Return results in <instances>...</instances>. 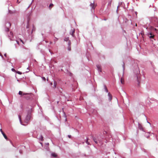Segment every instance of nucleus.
Wrapping results in <instances>:
<instances>
[{"label":"nucleus","mask_w":158,"mask_h":158,"mask_svg":"<svg viewBox=\"0 0 158 158\" xmlns=\"http://www.w3.org/2000/svg\"><path fill=\"white\" fill-rule=\"evenodd\" d=\"M86 143L88 144H89V143L88 141V139L86 141Z\"/></svg>","instance_id":"obj_24"},{"label":"nucleus","mask_w":158,"mask_h":158,"mask_svg":"<svg viewBox=\"0 0 158 158\" xmlns=\"http://www.w3.org/2000/svg\"><path fill=\"white\" fill-rule=\"evenodd\" d=\"M67 118H66V117L65 116V121H67Z\"/></svg>","instance_id":"obj_34"},{"label":"nucleus","mask_w":158,"mask_h":158,"mask_svg":"<svg viewBox=\"0 0 158 158\" xmlns=\"http://www.w3.org/2000/svg\"><path fill=\"white\" fill-rule=\"evenodd\" d=\"M123 69L124 70V69H125V64H123Z\"/></svg>","instance_id":"obj_26"},{"label":"nucleus","mask_w":158,"mask_h":158,"mask_svg":"<svg viewBox=\"0 0 158 158\" xmlns=\"http://www.w3.org/2000/svg\"><path fill=\"white\" fill-rule=\"evenodd\" d=\"M20 41L21 42H22V43L23 44H24L23 41L21 40V39H20Z\"/></svg>","instance_id":"obj_27"},{"label":"nucleus","mask_w":158,"mask_h":158,"mask_svg":"<svg viewBox=\"0 0 158 158\" xmlns=\"http://www.w3.org/2000/svg\"><path fill=\"white\" fill-rule=\"evenodd\" d=\"M108 95L109 97V100L110 101H111L112 99V96L110 94V93H108Z\"/></svg>","instance_id":"obj_5"},{"label":"nucleus","mask_w":158,"mask_h":158,"mask_svg":"<svg viewBox=\"0 0 158 158\" xmlns=\"http://www.w3.org/2000/svg\"><path fill=\"white\" fill-rule=\"evenodd\" d=\"M56 81H54V87L53 88H55L56 87Z\"/></svg>","instance_id":"obj_13"},{"label":"nucleus","mask_w":158,"mask_h":158,"mask_svg":"<svg viewBox=\"0 0 158 158\" xmlns=\"http://www.w3.org/2000/svg\"><path fill=\"white\" fill-rule=\"evenodd\" d=\"M71 32H70V34H71V35H72L73 36V34L75 32V29H72V30H71Z\"/></svg>","instance_id":"obj_8"},{"label":"nucleus","mask_w":158,"mask_h":158,"mask_svg":"<svg viewBox=\"0 0 158 158\" xmlns=\"http://www.w3.org/2000/svg\"><path fill=\"white\" fill-rule=\"evenodd\" d=\"M42 78L44 81H45L46 80V78L44 77H42Z\"/></svg>","instance_id":"obj_23"},{"label":"nucleus","mask_w":158,"mask_h":158,"mask_svg":"<svg viewBox=\"0 0 158 158\" xmlns=\"http://www.w3.org/2000/svg\"><path fill=\"white\" fill-rule=\"evenodd\" d=\"M155 30H156V29L155 28Z\"/></svg>","instance_id":"obj_39"},{"label":"nucleus","mask_w":158,"mask_h":158,"mask_svg":"<svg viewBox=\"0 0 158 158\" xmlns=\"http://www.w3.org/2000/svg\"><path fill=\"white\" fill-rule=\"evenodd\" d=\"M97 67L98 70L100 72H101L102 71L101 66V65H97Z\"/></svg>","instance_id":"obj_2"},{"label":"nucleus","mask_w":158,"mask_h":158,"mask_svg":"<svg viewBox=\"0 0 158 158\" xmlns=\"http://www.w3.org/2000/svg\"><path fill=\"white\" fill-rule=\"evenodd\" d=\"M104 88H105V91H106V92H108V89H107V88L106 87V86H105H105H104Z\"/></svg>","instance_id":"obj_15"},{"label":"nucleus","mask_w":158,"mask_h":158,"mask_svg":"<svg viewBox=\"0 0 158 158\" xmlns=\"http://www.w3.org/2000/svg\"><path fill=\"white\" fill-rule=\"evenodd\" d=\"M155 24L156 26L158 27V20H157L156 23H155Z\"/></svg>","instance_id":"obj_16"},{"label":"nucleus","mask_w":158,"mask_h":158,"mask_svg":"<svg viewBox=\"0 0 158 158\" xmlns=\"http://www.w3.org/2000/svg\"><path fill=\"white\" fill-rule=\"evenodd\" d=\"M52 83H51V85H52Z\"/></svg>","instance_id":"obj_36"},{"label":"nucleus","mask_w":158,"mask_h":158,"mask_svg":"<svg viewBox=\"0 0 158 158\" xmlns=\"http://www.w3.org/2000/svg\"><path fill=\"white\" fill-rule=\"evenodd\" d=\"M68 49L69 51H70L71 50V48L70 47H69L68 48Z\"/></svg>","instance_id":"obj_31"},{"label":"nucleus","mask_w":158,"mask_h":158,"mask_svg":"<svg viewBox=\"0 0 158 158\" xmlns=\"http://www.w3.org/2000/svg\"><path fill=\"white\" fill-rule=\"evenodd\" d=\"M24 97L26 98L27 99H29L30 98V97H28V96H27V97H26L25 96H24Z\"/></svg>","instance_id":"obj_22"},{"label":"nucleus","mask_w":158,"mask_h":158,"mask_svg":"<svg viewBox=\"0 0 158 158\" xmlns=\"http://www.w3.org/2000/svg\"><path fill=\"white\" fill-rule=\"evenodd\" d=\"M19 120L20 121V122H21V116L20 115H19Z\"/></svg>","instance_id":"obj_18"},{"label":"nucleus","mask_w":158,"mask_h":158,"mask_svg":"<svg viewBox=\"0 0 158 158\" xmlns=\"http://www.w3.org/2000/svg\"><path fill=\"white\" fill-rule=\"evenodd\" d=\"M120 82L122 84H124V79L123 77H122L121 78Z\"/></svg>","instance_id":"obj_3"},{"label":"nucleus","mask_w":158,"mask_h":158,"mask_svg":"<svg viewBox=\"0 0 158 158\" xmlns=\"http://www.w3.org/2000/svg\"><path fill=\"white\" fill-rule=\"evenodd\" d=\"M28 118H29V117H28V116H27V118H26V119H27Z\"/></svg>","instance_id":"obj_33"},{"label":"nucleus","mask_w":158,"mask_h":158,"mask_svg":"<svg viewBox=\"0 0 158 158\" xmlns=\"http://www.w3.org/2000/svg\"><path fill=\"white\" fill-rule=\"evenodd\" d=\"M16 42L18 44H19V43L18 41L16 40Z\"/></svg>","instance_id":"obj_29"},{"label":"nucleus","mask_w":158,"mask_h":158,"mask_svg":"<svg viewBox=\"0 0 158 158\" xmlns=\"http://www.w3.org/2000/svg\"><path fill=\"white\" fill-rule=\"evenodd\" d=\"M53 6V4H52V3L50 4V5L49 6V9H51Z\"/></svg>","instance_id":"obj_12"},{"label":"nucleus","mask_w":158,"mask_h":158,"mask_svg":"<svg viewBox=\"0 0 158 158\" xmlns=\"http://www.w3.org/2000/svg\"><path fill=\"white\" fill-rule=\"evenodd\" d=\"M111 2H112V0H110V2L108 4V5H110Z\"/></svg>","instance_id":"obj_17"},{"label":"nucleus","mask_w":158,"mask_h":158,"mask_svg":"<svg viewBox=\"0 0 158 158\" xmlns=\"http://www.w3.org/2000/svg\"><path fill=\"white\" fill-rule=\"evenodd\" d=\"M68 136H69V138H71V135H68Z\"/></svg>","instance_id":"obj_35"},{"label":"nucleus","mask_w":158,"mask_h":158,"mask_svg":"<svg viewBox=\"0 0 158 158\" xmlns=\"http://www.w3.org/2000/svg\"><path fill=\"white\" fill-rule=\"evenodd\" d=\"M137 81L138 82V85H139V83H140V81L138 79V77H137Z\"/></svg>","instance_id":"obj_19"},{"label":"nucleus","mask_w":158,"mask_h":158,"mask_svg":"<svg viewBox=\"0 0 158 158\" xmlns=\"http://www.w3.org/2000/svg\"><path fill=\"white\" fill-rule=\"evenodd\" d=\"M17 73H18L19 74H22V73L21 72H19V71H17Z\"/></svg>","instance_id":"obj_20"},{"label":"nucleus","mask_w":158,"mask_h":158,"mask_svg":"<svg viewBox=\"0 0 158 158\" xmlns=\"http://www.w3.org/2000/svg\"><path fill=\"white\" fill-rule=\"evenodd\" d=\"M107 133L106 132V131H104L103 132V134H106Z\"/></svg>","instance_id":"obj_28"},{"label":"nucleus","mask_w":158,"mask_h":158,"mask_svg":"<svg viewBox=\"0 0 158 158\" xmlns=\"http://www.w3.org/2000/svg\"><path fill=\"white\" fill-rule=\"evenodd\" d=\"M0 131L1 132L2 134H3V133H4V132L3 131L2 129H0Z\"/></svg>","instance_id":"obj_21"},{"label":"nucleus","mask_w":158,"mask_h":158,"mask_svg":"<svg viewBox=\"0 0 158 158\" xmlns=\"http://www.w3.org/2000/svg\"><path fill=\"white\" fill-rule=\"evenodd\" d=\"M64 115L65 116H66V115L65 114V113H64Z\"/></svg>","instance_id":"obj_38"},{"label":"nucleus","mask_w":158,"mask_h":158,"mask_svg":"<svg viewBox=\"0 0 158 158\" xmlns=\"http://www.w3.org/2000/svg\"><path fill=\"white\" fill-rule=\"evenodd\" d=\"M93 140L94 141V142L96 143H98V142H97V141L96 140V138H94L93 139Z\"/></svg>","instance_id":"obj_14"},{"label":"nucleus","mask_w":158,"mask_h":158,"mask_svg":"<svg viewBox=\"0 0 158 158\" xmlns=\"http://www.w3.org/2000/svg\"><path fill=\"white\" fill-rule=\"evenodd\" d=\"M154 36V35L152 33H150V34L149 35V36L150 38H153Z\"/></svg>","instance_id":"obj_9"},{"label":"nucleus","mask_w":158,"mask_h":158,"mask_svg":"<svg viewBox=\"0 0 158 158\" xmlns=\"http://www.w3.org/2000/svg\"><path fill=\"white\" fill-rule=\"evenodd\" d=\"M135 26H137V24H136H136H135Z\"/></svg>","instance_id":"obj_37"},{"label":"nucleus","mask_w":158,"mask_h":158,"mask_svg":"<svg viewBox=\"0 0 158 158\" xmlns=\"http://www.w3.org/2000/svg\"><path fill=\"white\" fill-rule=\"evenodd\" d=\"M2 135H3V136H4V138L5 139H6V140L8 139L7 137L6 134L4 133L2 134Z\"/></svg>","instance_id":"obj_11"},{"label":"nucleus","mask_w":158,"mask_h":158,"mask_svg":"<svg viewBox=\"0 0 158 158\" xmlns=\"http://www.w3.org/2000/svg\"><path fill=\"white\" fill-rule=\"evenodd\" d=\"M94 3V2L93 3H91L90 5V6L92 8H95V5Z\"/></svg>","instance_id":"obj_7"},{"label":"nucleus","mask_w":158,"mask_h":158,"mask_svg":"<svg viewBox=\"0 0 158 158\" xmlns=\"http://www.w3.org/2000/svg\"><path fill=\"white\" fill-rule=\"evenodd\" d=\"M68 39H69L68 38H66V40L64 39V40L67 41V40H68Z\"/></svg>","instance_id":"obj_30"},{"label":"nucleus","mask_w":158,"mask_h":158,"mask_svg":"<svg viewBox=\"0 0 158 158\" xmlns=\"http://www.w3.org/2000/svg\"><path fill=\"white\" fill-rule=\"evenodd\" d=\"M39 139L41 141H43L44 140L43 137L41 135L40 136V137L39 138Z\"/></svg>","instance_id":"obj_10"},{"label":"nucleus","mask_w":158,"mask_h":158,"mask_svg":"<svg viewBox=\"0 0 158 158\" xmlns=\"http://www.w3.org/2000/svg\"><path fill=\"white\" fill-rule=\"evenodd\" d=\"M19 95H26L27 94L23 93V92H22L21 91H20L19 92Z\"/></svg>","instance_id":"obj_4"},{"label":"nucleus","mask_w":158,"mask_h":158,"mask_svg":"<svg viewBox=\"0 0 158 158\" xmlns=\"http://www.w3.org/2000/svg\"><path fill=\"white\" fill-rule=\"evenodd\" d=\"M12 71H15V69H12Z\"/></svg>","instance_id":"obj_32"},{"label":"nucleus","mask_w":158,"mask_h":158,"mask_svg":"<svg viewBox=\"0 0 158 158\" xmlns=\"http://www.w3.org/2000/svg\"><path fill=\"white\" fill-rule=\"evenodd\" d=\"M10 35H12L13 36V33L12 32H10Z\"/></svg>","instance_id":"obj_25"},{"label":"nucleus","mask_w":158,"mask_h":158,"mask_svg":"<svg viewBox=\"0 0 158 158\" xmlns=\"http://www.w3.org/2000/svg\"><path fill=\"white\" fill-rule=\"evenodd\" d=\"M51 155L52 156L56 157L57 156L56 154L55 153H52L51 154Z\"/></svg>","instance_id":"obj_6"},{"label":"nucleus","mask_w":158,"mask_h":158,"mask_svg":"<svg viewBox=\"0 0 158 158\" xmlns=\"http://www.w3.org/2000/svg\"><path fill=\"white\" fill-rule=\"evenodd\" d=\"M157 20H158V19L156 17H153L152 19V22L153 23L154 22V23H156Z\"/></svg>","instance_id":"obj_1"}]
</instances>
